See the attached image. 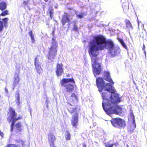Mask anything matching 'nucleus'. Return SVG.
<instances>
[{
  "label": "nucleus",
  "mask_w": 147,
  "mask_h": 147,
  "mask_svg": "<svg viewBox=\"0 0 147 147\" xmlns=\"http://www.w3.org/2000/svg\"><path fill=\"white\" fill-rule=\"evenodd\" d=\"M105 81L101 77L96 79V84L98 91L101 92L105 89L101 94L103 108L106 113L109 116L112 114L120 115L125 110L117 105L121 101V98L118 94L115 93L116 90L112 85L109 83L105 85Z\"/></svg>",
  "instance_id": "obj_1"
},
{
  "label": "nucleus",
  "mask_w": 147,
  "mask_h": 147,
  "mask_svg": "<svg viewBox=\"0 0 147 147\" xmlns=\"http://www.w3.org/2000/svg\"><path fill=\"white\" fill-rule=\"evenodd\" d=\"M115 46L113 41L111 39L106 40L102 35H97L93 36L89 43L88 52L91 57L92 65L93 67L94 75L99 74L101 70L100 65L98 62L96 57L99 53V51L105 49L109 50Z\"/></svg>",
  "instance_id": "obj_2"
},
{
  "label": "nucleus",
  "mask_w": 147,
  "mask_h": 147,
  "mask_svg": "<svg viewBox=\"0 0 147 147\" xmlns=\"http://www.w3.org/2000/svg\"><path fill=\"white\" fill-rule=\"evenodd\" d=\"M57 43L55 38L53 37L51 41L50 47H49L48 55V59L53 61L57 54Z\"/></svg>",
  "instance_id": "obj_3"
},
{
  "label": "nucleus",
  "mask_w": 147,
  "mask_h": 147,
  "mask_svg": "<svg viewBox=\"0 0 147 147\" xmlns=\"http://www.w3.org/2000/svg\"><path fill=\"white\" fill-rule=\"evenodd\" d=\"M61 83V86L65 88L67 92H70L73 90L75 82L73 79H63Z\"/></svg>",
  "instance_id": "obj_4"
},
{
  "label": "nucleus",
  "mask_w": 147,
  "mask_h": 147,
  "mask_svg": "<svg viewBox=\"0 0 147 147\" xmlns=\"http://www.w3.org/2000/svg\"><path fill=\"white\" fill-rule=\"evenodd\" d=\"M68 105L67 106V109L68 111L71 113H74V115L72 116L71 123L73 126L76 127L78 124V114L76 112L77 106L72 105L71 104L67 103Z\"/></svg>",
  "instance_id": "obj_5"
},
{
  "label": "nucleus",
  "mask_w": 147,
  "mask_h": 147,
  "mask_svg": "<svg viewBox=\"0 0 147 147\" xmlns=\"http://www.w3.org/2000/svg\"><path fill=\"white\" fill-rule=\"evenodd\" d=\"M9 110L8 115L9 116L8 117L7 120L9 122H12L11 125V129H13L15 123L16 121L22 119V117H16L17 113L13 108L10 107L9 108Z\"/></svg>",
  "instance_id": "obj_6"
},
{
  "label": "nucleus",
  "mask_w": 147,
  "mask_h": 147,
  "mask_svg": "<svg viewBox=\"0 0 147 147\" xmlns=\"http://www.w3.org/2000/svg\"><path fill=\"white\" fill-rule=\"evenodd\" d=\"M112 125L116 127H122L124 128L126 126L125 121L119 118L112 119L111 121Z\"/></svg>",
  "instance_id": "obj_7"
},
{
  "label": "nucleus",
  "mask_w": 147,
  "mask_h": 147,
  "mask_svg": "<svg viewBox=\"0 0 147 147\" xmlns=\"http://www.w3.org/2000/svg\"><path fill=\"white\" fill-rule=\"evenodd\" d=\"M108 51L110 55L113 57H115L119 53L120 49L118 46L115 45Z\"/></svg>",
  "instance_id": "obj_8"
},
{
  "label": "nucleus",
  "mask_w": 147,
  "mask_h": 147,
  "mask_svg": "<svg viewBox=\"0 0 147 147\" xmlns=\"http://www.w3.org/2000/svg\"><path fill=\"white\" fill-rule=\"evenodd\" d=\"M71 16L67 13H65L61 20L62 23L63 25L66 23H71V20L72 19Z\"/></svg>",
  "instance_id": "obj_9"
},
{
  "label": "nucleus",
  "mask_w": 147,
  "mask_h": 147,
  "mask_svg": "<svg viewBox=\"0 0 147 147\" xmlns=\"http://www.w3.org/2000/svg\"><path fill=\"white\" fill-rule=\"evenodd\" d=\"M34 65L37 72L38 73L40 74L41 73V68L39 60L37 59V57H36L35 59Z\"/></svg>",
  "instance_id": "obj_10"
},
{
  "label": "nucleus",
  "mask_w": 147,
  "mask_h": 147,
  "mask_svg": "<svg viewBox=\"0 0 147 147\" xmlns=\"http://www.w3.org/2000/svg\"><path fill=\"white\" fill-rule=\"evenodd\" d=\"M126 27L125 29L130 34V31L133 29V27L132 26L130 21L128 20H126L125 21Z\"/></svg>",
  "instance_id": "obj_11"
},
{
  "label": "nucleus",
  "mask_w": 147,
  "mask_h": 147,
  "mask_svg": "<svg viewBox=\"0 0 147 147\" xmlns=\"http://www.w3.org/2000/svg\"><path fill=\"white\" fill-rule=\"evenodd\" d=\"M63 65L61 63L60 64L58 63L57 66L56 74L58 76L61 75L62 74L63 72Z\"/></svg>",
  "instance_id": "obj_12"
},
{
  "label": "nucleus",
  "mask_w": 147,
  "mask_h": 147,
  "mask_svg": "<svg viewBox=\"0 0 147 147\" xmlns=\"http://www.w3.org/2000/svg\"><path fill=\"white\" fill-rule=\"evenodd\" d=\"M20 78L19 77V74L17 73H16L14 75V78L13 83V90L15 87L17 86L18 82L20 81Z\"/></svg>",
  "instance_id": "obj_13"
},
{
  "label": "nucleus",
  "mask_w": 147,
  "mask_h": 147,
  "mask_svg": "<svg viewBox=\"0 0 147 147\" xmlns=\"http://www.w3.org/2000/svg\"><path fill=\"white\" fill-rule=\"evenodd\" d=\"M48 140L50 146L53 145L54 143V141L56 140L54 136L51 133H49L48 134Z\"/></svg>",
  "instance_id": "obj_14"
},
{
  "label": "nucleus",
  "mask_w": 147,
  "mask_h": 147,
  "mask_svg": "<svg viewBox=\"0 0 147 147\" xmlns=\"http://www.w3.org/2000/svg\"><path fill=\"white\" fill-rule=\"evenodd\" d=\"M104 77L105 79L107 81L112 84L114 83L112 79L111 78L110 74L109 72L105 71L104 72Z\"/></svg>",
  "instance_id": "obj_15"
},
{
  "label": "nucleus",
  "mask_w": 147,
  "mask_h": 147,
  "mask_svg": "<svg viewBox=\"0 0 147 147\" xmlns=\"http://www.w3.org/2000/svg\"><path fill=\"white\" fill-rule=\"evenodd\" d=\"M129 120L131 121L132 124L131 125V127L132 128H135L136 127V124L135 121V117L133 113L131 112L130 113V118Z\"/></svg>",
  "instance_id": "obj_16"
},
{
  "label": "nucleus",
  "mask_w": 147,
  "mask_h": 147,
  "mask_svg": "<svg viewBox=\"0 0 147 147\" xmlns=\"http://www.w3.org/2000/svg\"><path fill=\"white\" fill-rule=\"evenodd\" d=\"M16 99L15 100L16 104L17 106H19L20 103V98L19 94L18 92L16 93Z\"/></svg>",
  "instance_id": "obj_17"
},
{
  "label": "nucleus",
  "mask_w": 147,
  "mask_h": 147,
  "mask_svg": "<svg viewBox=\"0 0 147 147\" xmlns=\"http://www.w3.org/2000/svg\"><path fill=\"white\" fill-rule=\"evenodd\" d=\"M29 1H24L23 3V6L26 9H30L29 5Z\"/></svg>",
  "instance_id": "obj_18"
},
{
  "label": "nucleus",
  "mask_w": 147,
  "mask_h": 147,
  "mask_svg": "<svg viewBox=\"0 0 147 147\" xmlns=\"http://www.w3.org/2000/svg\"><path fill=\"white\" fill-rule=\"evenodd\" d=\"M6 8V4L5 2H2L0 3V9L1 10L5 9Z\"/></svg>",
  "instance_id": "obj_19"
},
{
  "label": "nucleus",
  "mask_w": 147,
  "mask_h": 147,
  "mask_svg": "<svg viewBox=\"0 0 147 147\" xmlns=\"http://www.w3.org/2000/svg\"><path fill=\"white\" fill-rule=\"evenodd\" d=\"M65 139L66 140H70V134L68 131H66L65 134Z\"/></svg>",
  "instance_id": "obj_20"
},
{
  "label": "nucleus",
  "mask_w": 147,
  "mask_h": 147,
  "mask_svg": "<svg viewBox=\"0 0 147 147\" xmlns=\"http://www.w3.org/2000/svg\"><path fill=\"white\" fill-rule=\"evenodd\" d=\"M117 39L120 42V43L121 44L122 46L125 49H126L127 48V47L126 45L125 44L123 40L119 38H118Z\"/></svg>",
  "instance_id": "obj_21"
},
{
  "label": "nucleus",
  "mask_w": 147,
  "mask_h": 147,
  "mask_svg": "<svg viewBox=\"0 0 147 147\" xmlns=\"http://www.w3.org/2000/svg\"><path fill=\"white\" fill-rule=\"evenodd\" d=\"M75 14L77 16V17L80 18H82L84 17V13H78L77 11H75Z\"/></svg>",
  "instance_id": "obj_22"
},
{
  "label": "nucleus",
  "mask_w": 147,
  "mask_h": 147,
  "mask_svg": "<svg viewBox=\"0 0 147 147\" xmlns=\"http://www.w3.org/2000/svg\"><path fill=\"white\" fill-rule=\"evenodd\" d=\"M114 144H110L109 143H105V147H113V146Z\"/></svg>",
  "instance_id": "obj_23"
},
{
  "label": "nucleus",
  "mask_w": 147,
  "mask_h": 147,
  "mask_svg": "<svg viewBox=\"0 0 147 147\" xmlns=\"http://www.w3.org/2000/svg\"><path fill=\"white\" fill-rule=\"evenodd\" d=\"M138 25L139 29L140 28L142 29H143L144 27V24L142 23L141 22H139L138 21Z\"/></svg>",
  "instance_id": "obj_24"
},
{
  "label": "nucleus",
  "mask_w": 147,
  "mask_h": 147,
  "mask_svg": "<svg viewBox=\"0 0 147 147\" xmlns=\"http://www.w3.org/2000/svg\"><path fill=\"white\" fill-rule=\"evenodd\" d=\"M49 12L50 14V17L51 18H52L53 16V9H49Z\"/></svg>",
  "instance_id": "obj_25"
},
{
  "label": "nucleus",
  "mask_w": 147,
  "mask_h": 147,
  "mask_svg": "<svg viewBox=\"0 0 147 147\" xmlns=\"http://www.w3.org/2000/svg\"><path fill=\"white\" fill-rule=\"evenodd\" d=\"M21 124L20 122H18L15 125V126L17 129L21 127Z\"/></svg>",
  "instance_id": "obj_26"
},
{
  "label": "nucleus",
  "mask_w": 147,
  "mask_h": 147,
  "mask_svg": "<svg viewBox=\"0 0 147 147\" xmlns=\"http://www.w3.org/2000/svg\"><path fill=\"white\" fill-rule=\"evenodd\" d=\"M122 7L124 11L125 10H127L129 9V6L127 5L126 6L125 5H122Z\"/></svg>",
  "instance_id": "obj_27"
},
{
  "label": "nucleus",
  "mask_w": 147,
  "mask_h": 147,
  "mask_svg": "<svg viewBox=\"0 0 147 147\" xmlns=\"http://www.w3.org/2000/svg\"><path fill=\"white\" fill-rule=\"evenodd\" d=\"M97 127L96 126V123L95 122H93V125L92 126H91L90 127V128H97Z\"/></svg>",
  "instance_id": "obj_28"
},
{
  "label": "nucleus",
  "mask_w": 147,
  "mask_h": 147,
  "mask_svg": "<svg viewBox=\"0 0 147 147\" xmlns=\"http://www.w3.org/2000/svg\"><path fill=\"white\" fill-rule=\"evenodd\" d=\"M29 35L31 38L34 37V34H33L32 31H30L29 32Z\"/></svg>",
  "instance_id": "obj_29"
},
{
  "label": "nucleus",
  "mask_w": 147,
  "mask_h": 147,
  "mask_svg": "<svg viewBox=\"0 0 147 147\" xmlns=\"http://www.w3.org/2000/svg\"><path fill=\"white\" fill-rule=\"evenodd\" d=\"M71 96L72 98V99H73V98L76 100V97L74 93L72 94L71 95Z\"/></svg>",
  "instance_id": "obj_30"
},
{
  "label": "nucleus",
  "mask_w": 147,
  "mask_h": 147,
  "mask_svg": "<svg viewBox=\"0 0 147 147\" xmlns=\"http://www.w3.org/2000/svg\"><path fill=\"white\" fill-rule=\"evenodd\" d=\"M31 39L32 42L33 43H35V40L34 39V37L31 38Z\"/></svg>",
  "instance_id": "obj_31"
},
{
  "label": "nucleus",
  "mask_w": 147,
  "mask_h": 147,
  "mask_svg": "<svg viewBox=\"0 0 147 147\" xmlns=\"http://www.w3.org/2000/svg\"><path fill=\"white\" fill-rule=\"evenodd\" d=\"M77 27L75 25V24H74V30L75 31H76L77 30Z\"/></svg>",
  "instance_id": "obj_32"
},
{
  "label": "nucleus",
  "mask_w": 147,
  "mask_h": 147,
  "mask_svg": "<svg viewBox=\"0 0 147 147\" xmlns=\"http://www.w3.org/2000/svg\"><path fill=\"white\" fill-rule=\"evenodd\" d=\"M0 135L2 137H3V133L1 132V131L0 130Z\"/></svg>",
  "instance_id": "obj_33"
},
{
  "label": "nucleus",
  "mask_w": 147,
  "mask_h": 147,
  "mask_svg": "<svg viewBox=\"0 0 147 147\" xmlns=\"http://www.w3.org/2000/svg\"><path fill=\"white\" fill-rule=\"evenodd\" d=\"M50 146V147H56L54 143H53V145H51V146Z\"/></svg>",
  "instance_id": "obj_34"
},
{
  "label": "nucleus",
  "mask_w": 147,
  "mask_h": 147,
  "mask_svg": "<svg viewBox=\"0 0 147 147\" xmlns=\"http://www.w3.org/2000/svg\"><path fill=\"white\" fill-rule=\"evenodd\" d=\"M13 146L12 144H9L8 146L7 147H13Z\"/></svg>",
  "instance_id": "obj_35"
},
{
  "label": "nucleus",
  "mask_w": 147,
  "mask_h": 147,
  "mask_svg": "<svg viewBox=\"0 0 147 147\" xmlns=\"http://www.w3.org/2000/svg\"><path fill=\"white\" fill-rule=\"evenodd\" d=\"M5 92L7 93L8 92V90L7 89L5 88Z\"/></svg>",
  "instance_id": "obj_36"
},
{
  "label": "nucleus",
  "mask_w": 147,
  "mask_h": 147,
  "mask_svg": "<svg viewBox=\"0 0 147 147\" xmlns=\"http://www.w3.org/2000/svg\"><path fill=\"white\" fill-rule=\"evenodd\" d=\"M82 146L83 147H87L86 145L84 143L83 144Z\"/></svg>",
  "instance_id": "obj_37"
},
{
  "label": "nucleus",
  "mask_w": 147,
  "mask_h": 147,
  "mask_svg": "<svg viewBox=\"0 0 147 147\" xmlns=\"http://www.w3.org/2000/svg\"><path fill=\"white\" fill-rule=\"evenodd\" d=\"M145 48V46L144 45L143 47V50H144Z\"/></svg>",
  "instance_id": "obj_38"
},
{
  "label": "nucleus",
  "mask_w": 147,
  "mask_h": 147,
  "mask_svg": "<svg viewBox=\"0 0 147 147\" xmlns=\"http://www.w3.org/2000/svg\"><path fill=\"white\" fill-rule=\"evenodd\" d=\"M44 1H45V2H47V1L48 0H44Z\"/></svg>",
  "instance_id": "obj_39"
},
{
  "label": "nucleus",
  "mask_w": 147,
  "mask_h": 147,
  "mask_svg": "<svg viewBox=\"0 0 147 147\" xmlns=\"http://www.w3.org/2000/svg\"><path fill=\"white\" fill-rule=\"evenodd\" d=\"M11 129V131H12V130H13V129Z\"/></svg>",
  "instance_id": "obj_40"
},
{
  "label": "nucleus",
  "mask_w": 147,
  "mask_h": 147,
  "mask_svg": "<svg viewBox=\"0 0 147 147\" xmlns=\"http://www.w3.org/2000/svg\"><path fill=\"white\" fill-rule=\"evenodd\" d=\"M47 107H48V105H47Z\"/></svg>",
  "instance_id": "obj_41"
},
{
  "label": "nucleus",
  "mask_w": 147,
  "mask_h": 147,
  "mask_svg": "<svg viewBox=\"0 0 147 147\" xmlns=\"http://www.w3.org/2000/svg\"><path fill=\"white\" fill-rule=\"evenodd\" d=\"M144 53H145V54L146 55V52L145 51H144Z\"/></svg>",
  "instance_id": "obj_42"
},
{
  "label": "nucleus",
  "mask_w": 147,
  "mask_h": 147,
  "mask_svg": "<svg viewBox=\"0 0 147 147\" xmlns=\"http://www.w3.org/2000/svg\"><path fill=\"white\" fill-rule=\"evenodd\" d=\"M59 1H63V0H59Z\"/></svg>",
  "instance_id": "obj_43"
},
{
  "label": "nucleus",
  "mask_w": 147,
  "mask_h": 147,
  "mask_svg": "<svg viewBox=\"0 0 147 147\" xmlns=\"http://www.w3.org/2000/svg\"><path fill=\"white\" fill-rule=\"evenodd\" d=\"M46 101H47V100Z\"/></svg>",
  "instance_id": "obj_44"
},
{
  "label": "nucleus",
  "mask_w": 147,
  "mask_h": 147,
  "mask_svg": "<svg viewBox=\"0 0 147 147\" xmlns=\"http://www.w3.org/2000/svg\"><path fill=\"white\" fill-rule=\"evenodd\" d=\"M127 147H129L128 145H127Z\"/></svg>",
  "instance_id": "obj_45"
},
{
  "label": "nucleus",
  "mask_w": 147,
  "mask_h": 147,
  "mask_svg": "<svg viewBox=\"0 0 147 147\" xmlns=\"http://www.w3.org/2000/svg\"><path fill=\"white\" fill-rule=\"evenodd\" d=\"M1 0H0V1H1Z\"/></svg>",
  "instance_id": "obj_46"
}]
</instances>
